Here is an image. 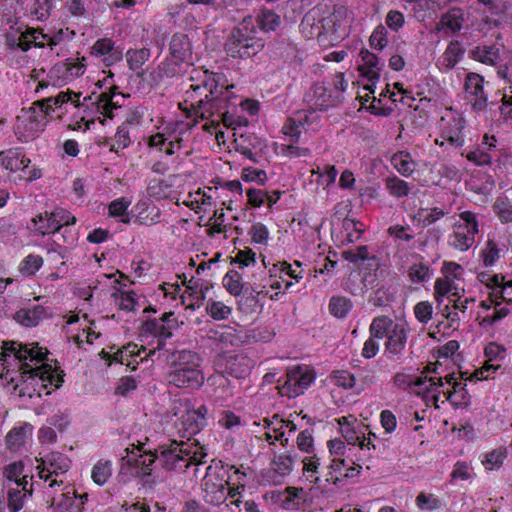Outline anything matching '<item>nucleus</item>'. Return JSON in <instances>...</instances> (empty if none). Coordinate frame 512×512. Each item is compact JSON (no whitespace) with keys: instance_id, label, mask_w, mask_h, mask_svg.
I'll return each mask as SVG.
<instances>
[{"instance_id":"nucleus-7","label":"nucleus","mask_w":512,"mask_h":512,"mask_svg":"<svg viewBox=\"0 0 512 512\" xmlns=\"http://www.w3.org/2000/svg\"><path fill=\"white\" fill-rule=\"evenodd\" d=\"M264 48V42L259 38H247L243 35L230 33L225 43L226 53L233 58H249L259 53Z\"/></svg>"},{"instance_id":"nucleus-26","label":"nucleus","mask_w":512,"mask_h":512,"mask_svg":"<svg viewBox=\"0 0 512 512\" xmlns=\"http://www.w3.org/2000/svg\"><path fill=\"white\" fill-rule=\"evenodd\" d=\"M32 433V425L25 423L22 426L14 427L6 436V446L11 451L19 450Z\"/></svg>"},{"instance_id":"nucleus-17","label":"nucleus","mask_w":512,"mask_h":512,"mask_svg":"<svg viewBox=\"0 0 512 512\" xmlns=\"http://www.w3.org/2000/svg\"><path fill=\"white\" fill-rule=\"evenodd\" d=\"M91 54L103 56L106 66H110L122 59V51L114 47V42L109 38L97 40L91 47Z\"/></svg>"},{"instance_id":"nucleus-25","label":"nucleus","mask_w":512,"mask_h":512,"mask_svg":"<svg viewBox=\"0 0 512 512\" xmlns=\"http://www.w3.org/2000/svg\"><path fill=\"white\" fill-rule=\"evenodd\" d=\"M45 308L41 305H35L33 308H22L13 314V318L23 326L35 327L43 318Z\"/></svg>"},{"instance_id":"nucleus-27","label":"nucleus","mask_w":512,"mask_h":512,"mask_svg":"<svg viewBox=\"0 0 512 512\" xmlns=\"http://www.w3.org/2000/svg\"><path fill=\"white\" fill-rule=\"evenodd\" d=\"M469 54L473 60L486 65H495L500 59L499 49L494 45L477 46L473 48Z\"/></svg>"},{"instance_id":"nucleus-20","label":"nucleus","mask_w":512,"mask_h":512,"mask_svg":"<svg viewBox=\"0 0 512 512\" xmlns=\"http://www.w3.org/2000/svg\"><path fill=\"white\" fill-rule=\"evenodd\" d=\"M142 329L144 332L149 333L158 338V345L156 349L149 350L148 357H152L156 354L157 350H161L165 345V340L172 337V331H170L164 323L160 320L149 319L143 323Z\"/></svg>"},{"instance_id":"nucleus-32","label":"nucleus","mask_w":512,"mask_h":512,"mask_svg":"<svg viewBox=\"0 0 512 512\" xmlns=\"http://www.w3.org/2000/svg\"><path fill=\"white\" fill-rule=\"evenodd\" d=\"M465 50L461 47L459 41L450 42L443 54V65L447 70L453 69L462 59Z\"/></svg>"},{"instance_id":"nucleus-11","label":"nucleus","mask_w":512,"mask_h":512,"mask_svg":"<svg viewBox=\"0 0 512 512\" xmlns=\"http://www.w3.org/2000/svg\"><path fill=\"white\" fill-rule=\"evenodd\" d=\"M484 78L474 72L467 74L465 78L464 88L467 93L474 110H484L487 106V95L484 92Z\"/></svg>"},{"instance_id":"nucleus-15","label":"nucleus","mask_w":512,"mask_h":512,"mask_svg":"<svg viewBox=\"0 0 512 512\" xmlns=\"http://www.w3.org/2000/svg\"><path fill=\"white\" fill-rule=\"evenodd\" d=\"M116 86L110 88V91L102 92L96 97L94 104H96L97 111L108 118H113V110L121 108L124 104L126 97L123 93H116L114 90Z\"/></svg>"},{"instance_id":"nucleus-45","label":"nucleus","mask_w":512,"mask_h":512,"mask_svg":"<svg viewBox=\"0 0 512 512\" xmlns=\"http://www.w3.org/2000/svg\"><path fill=\"white\" fill-rule=\"evenodd\" d=\"M294 459L291 455L281 454L273 459V469L280 476L289 475L292 471Z\"/></svg>"},{"instance_id":"nucleus-64","label":"nucleus","mask_w":512,"mask_h":512,"mask_svg":"<svg viewBox=\"0 0 512 512\" xmlns=\"http://www.w3.org/2000/svg\"><path fill=\"white\" fill-rule=\"evenodd\" d=\"M298 448L306 453H310L313 449V437L311 432L306 429L301 431L297 436Z\"/></svg>"},{"instance_id":"nucleus-31","label":"nucleus","mask_w":512,"mask_h":512,"mask_svg":"<svg viewBox=\"0 0 512 512\" xmlns=\"http://www.w3.org/2000/svg\"><path fill=\"white\" fill-rule=\"evenodd\" d=\"M84 501H78L75 491L62 493L59 499L53 498L52 505L57 506L62 512H81Z\"/></svg>"},{"instance_id":"nucleus-43","label":"nucleus","mask_w":512,"mask_h":512,"mask_svg":"<svg viewBox=\"0 0 512 512\" xmlns=\"http://www.w3.org/2000/svg\"><path fill=\"white\" fill-rule=\"evenodd\" d=\"M26 493L17 488H11L7 492V507L10 512L20 511L25 503Z\"/></svg>"},{"instance_id":"nucleus-13","label":"nucleus","mask_w":512,"mask_h":512,"mask_svg":"<svg viewBox=\"0 0 512 512\" xmlns=\"http://www.w3.org/2000/svg\"><path fill=\"white\" fill-rule=\"evenodd\" d=\"M43 463L46 467L39 472V477L44 481L66 473L71 467V460L60 452H51L43 459Z\"/></svg>"},{"instance_id":"nucleus-16","label":"nucleus","mask_w":512,"mask_h":512,"mask_svg":"<svg viewBox=\"0 0 512 512\" xmlns=\"http://www.w3.org/2000/svg\"><path fill=\"white\" fill-rule=\"evenodd\" d=\"M169 50L172 58L185 62L187 67L192 65V45L186 34L175 33L170 40Z\"/></svg>"},{"instance_id":"nucleus-22","label":"nucleus","mask_w":512,"mask_h":512,"mask_svg":"<svg viewBox=\"0 0 512 512\" xmlns=\"http://www.w3.org/2000/svg\"><path fill=\"white\" fill-rule=\"evenodd\" d=\"M132 455L129 454V460L135 470L139 471L138 478L144 479L145 482H148L147 478L151 476L152 466L157 459V455L149 452H144L139 455H135L134 452H131Z\"/></svg>"},{"instance_id":"nucleus-55","label":"nucleus","mask_w":512,"mask_h":512,"mask_svg":"<svg viewBox=\"0 0 512 512\" xmlns=\"http://www.w3.org/2000/svg\"><path fill=\"white\" fill-rule=\"evenodd\" d=\"M249 234L252 237V241L257 244H265L269 238V231L262 223L252 225Z\"/></svg>"},{"instance_id":"nucleus-36","label":"nucleus","mask_w":512,"mask_h":512,"mask_svg":"<svg viewBox=\"0 0 512 512\" xmlns=\"http://www.w3.org/2000/svg\"><path fill=\"white\" fill-rule=\"evenodd\" d=\"M352 307L351 300L343 296H333L329 301V311L337 318H345Z\"/></svg>"},{"instance_id":"nucleus-47","label":"nucleus","mask_w":512,"mask_h":512,"mask_svg":"<svg viewBox=\"0 0 512 512\" xmlns=\"http://www.w3.org/2000/svg\"><path fill=\"white\" fill-rule=\"evenodd\" d=\"M342 227L347 234L346 236L349 242H354L355 239H358L364 231L363 224L361 222L348 217L343 219Z\"/></svg>"},{"instance_id":"nucleus-8","label":"nucleus","mask_w":512,"mask_h":512,"mask_svg":"<svg viewBox=\"0 0 512 512\" xmlns=\"http://www.w3.org/2000/svg\"><path fill=\"white\" fill-rule=\"evenodd\" d=\"M314 374L308 369L297 366L288 371L286 380L280 388L282 395L289 398L297 397L304 393L314 380Z\"/></svg>"},{"instance_id":"nucleus-10","label":"nucleus","mask_w":512,"mask_h":512,"mask_svg":"<svg viewBox=\"0 0 512 512\" xmlns=\"http://www.w3.org/2000/svg\"><path fill=\"white\" fill-rule=\"evenodd\" d=\"M170 385L181 389H199L204 383V375L199 368L173 369L167 374Z\"/></svg>"},{"instance_id":"nucleus-9","label":"nucleus","mask_w":512,"mask_h":512,"mask_svg":"<svg viewBox=\"0 0 512 512\" xmlns=\"http://www.w3.org/2000/svg\"><path fill=\"white\" fill-rule=\"evenodd\" d=\"M411 328L408 323H396L387 334L385 352L394 360L403 357Z\"/></svg>"},{"instance_id":"nucleus-44","label":"nucleus","mask_w":512,"mask_h":512,"mask_svg":"<svg viewBox=\"0 0 512 512\" xmlns=\"http://www.w3.org/2000/svg\"><path fill=\"white\" fill-rule=\"evenodd\" d=\"M342 257L349 262L356 263L358 261H376V256H369L368 247L363 245L355 250H346L342 252Z\"/></svg>"},{"instance_id":"nucleus-6","label":"nucleus","mask_w":512,"mask_h":512,"mask_svg":"<svg viewBox=\"0 0 512 512\" xmlns=\"http://www.w3.org/2000/svg\"><path fill=\"white\" fill-rule=\"evenodd\" d=\"M207 413L208 408L205 405H201L198 409L189 410L182 416L179 432L182 433V437L188 438V443H193V449L201 447L199 440L194 438V436L206 426Z\"/></svg>"},{"instance_id":"nucleus-53","label":"nucleus","mask_w":512,"mask_h":512,"mask_svg":"<svg viewBox=\"0 0 512 512\" xmlns=\"http://www.w3.org/2000/svg\"><path fill=\"white\" fill-rule=\"evenodd\" d=\"M130 145L129 130L127 126L122 125L118 127L117 132L114 136V143L112 145L113 151L124 149Z\"/></svg>"},{"instance_id":"nucleus-18","label":"nucleus","mask_w":512,"mask_h":512,"mask_svg":"<svg viewBox=\"0 0 512 512\" xmlns=\"http://www.w3.org/2000/svg\"><path fill=\"white\" fill-rule=\"evenodd\" d=\"M167 360L173 369L199 368L201 358L198 353L182 349L171 352Z\"/></svg>"},{"instance_id":"nucleus-1","label":"nucleus","mask_w":512,"mask_h":512,"mask_svg":"<svg viewBox=\"0 0 512 512\" xmlns=\"http://www.w3.org/2000/svg\"><path fill=\"white\" fill-rule=\"evenodd\" d=\"M12 354L20 362L30 360L35 363H42V365L32 368L28 372L32 377H38L42 381V385L44 387L47 386V383L54 385L55 388H59L61 386L63 377L55 375L52 366L44 363L47 359V350L45 349V351H43V348L39 347L38 343L24 345L14 341H4L2 343L0 356L5 358Z\"/></svg>"},{"instance_id":"nucleus-33","label":"nucleus","mask_w":512,"mask_h":512,"mask_svg":"<svg viewBox=\"0 0 512 512\" xmlns=\"http://www.w3.org/2000/svg\"><path fill=\"white\" fill-rule=\"evenodd\" d=\"M392 163L397 171L405 177L410 176L414 169L415 163L408 152L400 151L393 155Z\"/></svg>"},{"instance_id":"nucleus-61","label":"nucleus","mask_w":512,"mask_h":512,"mask_svg":"<svg viewBox=\"0 0 512 512\" xmlns=\"http://www.w3.org/2000/svg\"><path fill=\"white\" fill-rule=\"evenodd\" d=\"M129 206L130 201H128L125 197H121L110 203L109 214L113 217L124 216Z\"/></svg>"},{"instance_id":"nucleus-28","label":"nucleus","mask_w":512,"mask_h":512,"mask_svg":"<svg viewBox=\"0 0 512 512\" xmlns=\"http://www.w3.org/2000/svg\"><path fill=\"white\" fill-rule=\"evenodd\" d=\"M150 50L147 48H141L136 50H128L126 52V59L129 65V68L136 72L138 77L144 76V70L142 66L145 62H147L150 58Z\"/></svg>"},{"instance_id":"nucleus-38","label":"nucleus","mask_w":512,"mask_h":512,"mask_svg":"<svg viewBox=\"0 0 512 512\" xmlns=\"http://www.w3.org/2000/svg\"><path fill=\"white\" fill-rule=\"evenodd\" d=\"M463 22L464 18L461 11L459 9H453L441 17L439 24H441L443 28L449 29L451 32H457L462 29Z\"/></svg>"},{"instance_id":"nucleus-30","label":"nucleus","mask_w":512,"mask_h":512,"mask_svg":"<svg viewBox=\"0 0 512 512\" xmlns=\"http://www.w3.org/2000/svg\"><path fill=\"white\" fill-rule=\"evenodd\" d=\"M395 324L396 323L386 315L375 317L369 326L370 337L377 340L387 337V334H389V331Z\"/></svg>"},{"instance_id":"nucleus-63","label":"nucleus","mask_w":512,"mask_h":512,"mask_svg":"<svg viewBox=\"0 0 512 512\" xmlns=\"http://www.w3.org/2000/svg\"><path fill=\"white\" fill-rule=\"evenodd\" d=\"M24 471L23 461H15L8 464L4 469V475L9 481L17 480Z\"/></svg>"},{"instance_id":"nucleus-46","label":"nucleus","mask_w":512,"mask_h":512,"mask_svg":"<svg viewBox=\"0 0 512 512\" xmlns=\"http://www.w3.org/2000/svg\"><path fill=\"white\" fill-rule=\"evenodd\" d=\"M257 32V27L254 23L252 16H246L239 23L238 26L234 27L231 33L237 34V37L246 36L247 38H257L255 36Z\"/></svg>"},{"instance_id":"nucleus-60","label":"nucleus","mask_w":512,"mask_h":512,"mask_svg":"<svg viewBox=\"0 0 512 512\" xmlns=\"http://www.w3.org/2000/svg\"><path fill=\"white\" fill-rule=\"evenodd\" d=\"M239 309L244 312L254 311L258 305V295H254L252 292L247 293L245 291L244 295L238 301Z\"/></svg>"},{"instance_id":"nucleus-48","label":"nucleus","mask_w":512,"mask_h":512,"mask_svg":"<svg viewBox=\"0 0 512 512\" xmlns=\"http://www.w3.org/2000/svg\"><path fill=\"white\" fill-rule=\"evenodd\" d=\"M388 32L383 25H378L370 36L369 42L372 48L383 50L388 44Z\"/></svg>"},{"instance_id":"nucleus-35","label":"nucleus","mask_w":512,"mask_h":512,"mask_svg":"<svg viewBox=\"0 0 512 512\" xmlns=\"http://www.w3.org/2000/svg\"><path fill=\"white\" fill-rule=\"evenodd\" d=\"M112 474V463L109 460H99L92 468L91 478L99 486L104 485Z\"/></svg>"},{"instance_id":"nucleus-24","label":"nucleus","mask_w":512,"mask_h":512,"mask_svg":"<svg viewBox=\"0 0 512 512\" xmlns=\"http://www.w3.org/2000/svg\"><path fill=\"white\" fill-rule=\"evenodd\" d=\"M207 338L220 345V349L234 346L238 341L235 331L228 326H221L207 331Z\"/></svg>"},{"instance_id":"nucleus-62","label":"nucleus","mask_w":512,"mask_h":512,"mask_svg":"<svg viewBox=\"0 0 512 512\" xmlns=\"http://www.w3.org/2000/svg\"><path fill=\"white\" fill-rule=\"evenodd\" d=\"M242 179L246 182H258L264 184L267 180L266 172L264 170H256L253 168H245L242 172Z\"/></svg>"},{"instance_id":"nucleus-52","label":"nucleus","mask_w":512,"mask_h":512,"mask_svg":"<svg viewBox=\"0 0 512 512\" xmlns=\"http://www.w3.org/2000/svg\"><path fill=\"white\" fill-rule=\"evenodd\" d=\"M452 290V284L447 278H438L434 285V295L438 303L441 306L443 298L448 295Z\"/></svg>"},{"instance_id":"nucleus-54","label":"nucleus","mask_w":512,"mask_h":512,"mask_svg":"<svg viewBox=\"0 0 512 512\" xmlns=\"http://www.w3.org/2000/svg\"><path fill=\"white\" fill-rule=\"evenodd\" d=\"M386 25L394 32H398L405 24L403 13L398 10H390L385 19Z\"/></svg>"},{"instance_id":"nucleus-23","label":"nucleus","mask_w":512,"mask_h":512,"mask_svg":"<svg viewBox=\"0 0 512 512\" xmlns=\"http://www.w3.org/2000/svg\"><path fill=\"white\" fill-rule=\"evenodd\" d=\"M251 369V361L245 355L230 356L226 362V371L231 376L241 379L245 378Z\"/></svg>"},{"instance_id":"nucleus-2","label":"nucleus","mask_w":512,"mask_h":512,"mask_svg":"<svg viewBox=\"0 0 512 512\" xmlns=\"http://www.w3.org/2000/svg\"><path fill=\"white\" fill-rule=\"evenodd\" d=\"M157 459L167 471L185 470L191 464L199 465L204 462L207 452L205 447L193 449V443L172 441L168 447H162Z\"/></svg>"},{"instance_id":"nucleus-56","label":"nucleus","mask_w":512,"mask_h":512,"mask_svg":"<svg viewBox=\"0 0 512 512\" xmlns=\"http://www.w3.org/2000/svg\"><path fill=\"white\" fill-rule=\"evenodd\" d=\"M51 7L52 0H35L32 13L37 17L38 20L44 21L49 17Z\"/></svg>"},{"instance_id":"nucleus-14","label":"nucleus","mask_w":512,"mask_h":512,"mask_svg":"<svg viewBox=\"0 0 512 512\" xmlns=\"http://www.w3.org/2000/svg\"><path fill=\"white\" fill-rule=\"evenodd\" d=\"M187 66L185 62L174 58H167L161 62L157 69L151 73L152 81L155 85H159L166 79H171L177 76H182L187 73Z\"/></svg>"},{"instance_id":"nucleus-29","label":"nucleus","mask_w":512,"mask_h":512,"mask_svg":"<svg viewBox=\"0 0 512 512\" xmlns=\"http://www.w3.org/2000/svg\"><path fill=\"white\" fill-rule=\"evenodd\" d=\"M33 229L41 235L56 234L59 232L56 220L51 213L45 211L32 219Z\"/></svg>"},{"instance_id":"nucleus-5","label":"nucleus","mask_w":512,"mask_h":512,"mask_svg":"<svg viewBox=\"0 0 512 512\" xmlns=\"http://www.w3.org/2000/svg\"><path fill=\"white\" fill-rule=\"evenodd\" d=\"M230 480V477L222 479L215 473V468L209 465L201 484L205 502L215 506L223 505L228 500L226 486L230 485Z\"/></svg>"},{"instance_id":"nucleus-4","label":"nucleus","mask_w":512,"mask_h":512,"mask_svg":"<svg viewBox=\"0 0 512 512\" xmlns=\"http://www.w3.org/2000/svg\"><path fill=\"white\" fill-rule=\"evenodd\" d=\"M462 223L456 224L449 244L460 251H467L475 242L478 222L474 213L464 211L460 214Z\"/></svg>"},{"instance_id":"nucleus-41","label":"nucleus","mask_w":512,"mask_h":512,"mask_svg":"<svg viewBox=\"0 0 512 512\" xmlns=\"http://www.w3.org/2000/svg\"><path fill=\"white\" fill-rule=\"evenodd\" d=\"M126 455L121 457L120 469L118 472V479L122 483H126L131 478H138L139 471L135 470L129 460V448L125 449Z\"/></svg>"},{"instance_id":"nucleus-19","label":"nucleus","mask_w":512,"mask_h":512,"mask_svg":"<svg viewBox=\"0 0 512 512\" xmlns=\"http://www.w3.org/2000/svg\"><path fill=\"white\" fill-rule=\"evenodd\" d=\"M307 493L303 488L286 487L279 494L278 502L283 509L299 510L306 502Z\"/></svg>"},{"instance_id":"nucleus-40","label":"nucleus","mask_w":512,"mask_h":512,"mask_svg":"<svg viewBox=\"0 0 512 512\" xmlns=\"http://www.w3.org/2000/svg\"><path fill=\"white\" fill-rule=\"evenodd\" d=\"M241 280L242 277L237 271L229 270L223 278V285L231 295L239 296L243 290Z\"/></svg>"},{"instance_id":"nucleus-42","label":"nucleus","mask_w":512,"mask_h":512,"mask_svg":"<svg viewBox=\"0 0 512 512\" xmlns=\"http://www.w3.org/2000/svg\"><path fill=\"white\" fill-rule=\"evenodd\" d=\"M386 188L395 197H404L409 193L408 183L396 176L386 179Z\"/></svg>"},{"instance_id":"nucleus-59","label":"nucleus","mask_w":512,"mask_h":512,"mask_svg":"<svg viewBox=\"0 0 512 512\" xmlns=\"http://www.w3.org/2000/svg\"><path fill=\"white\" fill-rule=\"evenodd\" d=\"M494 208L502 223L512 222V205L510 203L497 200Z\"/></svg>"},{"instance_id":"nucleus-57","label":"nucleus","mask_w":512,"mask_h":512,"mask_svg":"<svg viewBox=\"0 0 512 512\" xmlns=\"http://www.w3.org/2000/svg\"><path fill=\"white\" fill-rule=\"evenodd\" d=\"M416 501L417 505L422 510L432 511L441 506V502L438 498L432 495H425L424 493L419 494Z\"/></svg>"},{"instance_id":"nucleus-12","label":"nucleus","mask_w":512,"mask_h":512,"mask_svg":"<svg viewBox=\"0 0 512 512\" xmlns=\"http://www.w3.org/2000/svg\"><path fill=\"white\" fill-rule=\"evenodd\" d=\"M360 57L362 60V64L359 67L361 74L371 83L365 89L374 93L375 84L380 79V71L384 64L380 62V59L374 53L368 50H361Z\"/></svg>"},{"instance_id":"nucleus-37","label":"nucleus","mask_w":512,"mask_h":512,"mask_svg":"<svg viewBox=\"0 0 512 512\" xmlns=\"http://www.w3.org/2000/svg\"><path fill=\"white\" fill-rule=\"evenodd\" d=\"M335 384L344 389H356L358 392L364 389L363 384H358L354 374L341 370L333 372Z\"/></svg>"},{"instance_id":"nucleus-50","label":"nucleus","mask_w":512,"mask_h":512,"mask_svg":"<svg viewBox=\"0 0 512 512\" xmlns=\"http://www.w3.org/2000/svg\"><path fill=\"white\" fill-rule=\"evenodd\" d=\"M432 313L433 307L429 301H421L414 307V315L420 323H428L432 318Z\"/></svg>"},{"instance_id":"nucleus-39","label":"nucleus","mask_w":512,"mask_h":512,"mask_svg":"<svg viewBox=\"0 0 512 512\" xmlns=\"http://www.w3.org/2000/svg\"><path fill=\"white\" fill-rule=\"evenodd\" d=\"M43 262L40 255L29 254L20 263L19 271L23 276H32L42 267Z\"/></svg>"},{"instance_id":"nucleus-3","label":"nucleus","mask_w":512,"mask_h":512,"mask_svg":"<svg viewBox=\"0 0 512 512\" xmlns=\"http://www.w3.org/2000/svg\"><path fill=\"white\" fill-rule=\"evenodd\" d=\"M199 76H191V80H200L199 84H192V93L187 91L188 97L193 99V93H197L202 88L209 91L205 98L198 100L193 106L197 109L196 113L202 118H207L206 113L213 114V110L218 108V96L223 94L225 76L220 73L210 72L208 70L198 72ZM228 89V87H225Z\"/></svg>"},{"instance_id":"nucleus-34","label":"nucleus","mask_w":512,"mask_h":512,"mask_svg":"<svg viewBox=\"0 0 512 512\" xmlns=\"http://www.w3.org/2000/svg\"><path fill=\"white\" fill-rule=\"evenodd\" d=\"M260 30L264 32L275 31L280 25V16L269 9H262L257 16Z\"/></svg>"},{"instance_id":"nucleus-21","label":"nucleus","mask_w":512,"mask_h":512,"mask_svg":"<svg viewBox=\"0 0 512 512\" xmlns=\"http://www.w3.org/2000/svg\"><path fill=\"white\" fill-rule=\"evenodd\" d=\"M0 160L3 167L11 172L25 170L30 164V159L24 156L21 148H11L0 152Z\"/></svg>"},{"instance_id":"nucleus-51","label":"nucleus","mask_w":512,"mask_h":512,"mask_svg":"<svg viewBox=\"0 0 512 512\" xmlns=\"http://www.w3.org/2000/svg\"><path fill=\"white\" fill-rule=\"evenodd\" d=\"M484 355L489 361H500L506 356V348L496 342H490L484 349Z\"/></svg>"},{"instance_id":"nucleus-49","label":"nucleus","mask_w":512,"mask_h":512,"mask_svg":"<svg viewBox=\"0 0 512 512\" xmlns=\"http://www.w3.org/2000/svg\"><path fill=\"white\" fill-rule=\"evenodd\" d=\"M208 314L215 320H224L231 314V308L223 302L212 301L206 308Z\"/></svg>"},{"instance_id":"nucleus-58","label":"nucleus","mask_w":512,"mask_h":512,"mask_svg":"<svg viewBox=\"0 0 512 512\" xmlns=\"http://www.w3.org/2000/svg\"><path fill=\"white\" fill-rule=\"evenodd\" d=\"M409 275L414 282H425L430 278L429 267L420 263L410 268Z\"/></svg>"}]
</instances>
